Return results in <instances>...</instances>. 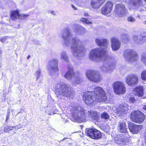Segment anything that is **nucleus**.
I'll return each instance as SVG.
<instances>
[{"label": "nucleus", "mask_w": 146, "mask_h": 146, "mask_svg": "<svg viewBox=\"0 0 146 146\" xmlns=\"http://www.w3.org/2000/svg\"><path fill=\"white\" fill-rule=\"evenodd\" d=\"M96 43L102 47V49L98 48L92 50L89 54L90 60L97 61L100 60H104L103 65L100 67V70L104 73L110 74L115 68V59L110 57L107 52L108 42L106 39L97 38L95 40Z\"/></svg>", "instance_id": "f257e3e1"}, {"label": "nucleus", "mask_w": 146, "mask_h": 146, "mask_svg": "<svg viewBox=\"0 0 146 146\" xmlns=\"http://www.w3.org/2000/svg\"><path fill=\"white\" fill-rule=\"evenodd\" d=\"M72 34L68 28H65L62 34V38L63 44L69 47L71 44V49L72 55L76 58H79L82 56L86 52L85 48L82 45V42L77 37L72 38Z\"/></svg>", "instance_id": "f03ea898"}, {"label": "nucleus", "mask_w": 146, "mask_h": 146, "mask_svg": "<svg viewBox=\"0 0 146 146\" xmlns=\"http://www.w3.org/2000/svg\"><path fill=\"white\" fill-rule=\"evenodd\" d=\"M55 92L59 99H63L65 97L72 98L74 96V91L71 87L62 83L56 85Z\"/></svg>", "instance_id": "7ed1b4c3"}, {"label": "nucleus", "mask_w": 146, "mask_h": 146, "mask_svg": "<svg viewBox=\"0 0 146 146\" xmlns=\"http://www.w3.org/2000/svg\"><path fill=\"white\" fill-rule=\"evenodd\" d=\"M70 111L72 121L74 122H82L86 121L87 117V111L78 105H71Z\"/></svg>", "instance_id": "20e7f679"}, {"label": "nucleus", "mask_w": 146, "mask_h": 146, "mask_svg": "<svg viewBox=\"0 0 146 146\" xmlns=\"http://www.w3.org/2000/svg\"><path fill=\"white\" fill-rule=\"evenodd\" d=\"M91 92L95 96L96 98L99 99L100 102H104L106 103H108L110 101V97L108 98L106 96L105 92L104 90L100 87H92Z\"/></svg>", "instance_id": "39448f33"}, {"label": "nucleus", "mask_w": 146, "mask_h": 146, "mask_svg": "<svg viewBox=\"0 0 146 146\" xmlns=\"http://www.w3.org/2000/svg\"><path fill=\"white\" fill-rule=\"evenodd\" d=\"M83 99L86 104L89 106L94 105L96 102H99V99L96 98L93 93L88 91L84 94Z\"/></svg>", "instance_id": "423d86ee"}, {"label": "nucleus", "mask_w": 146, "mask_h": 146, "mask_svg": "<svg viewBox=\"0 0 146 146\" xmlns=\"http://www.w3.org/2000/svg\"><path fill=\"white\" fill-rule=\"evenodd\" d=\"M123 56L125 60L129 62H133L137 60L139 56L137 52L133 50L127 49L124 51Z\"/></svg>", "instance_id": "0eeeda50"}, {"label": "nucleus", "mask_w": 146, "mask_h": 146, "mask_svg": "<svg viewBox=\"0 0 146 146\" xmlns=\"http://www.w3.org/2000/svg\"><path fill=\"white\" fill-rule=\"evenodd\" d=\"M86 75L89 80L95 82H98L101 80V78L98 72L92 70H87Z\"/></svg>", "instance_id": "6e6552de"}, {"label": "nucleus", "mask_w": 146, "mask_h": 146, "mask_svg": "<svg viewBox=\"0 0 146 146\" xmlns=\"http://www.w3.org/2000/svg\"><path fill=\"white\" fill-rule=\"evenodd\" d=\"M130 117L133 121L139 123L143 122L145 118V116L143 113L139 111L132 112Z\"/></svg>", "instance_id": "1a4fd4ad"}, {"label": "nucleus", "mask_w": 146, "mask_h": 146, "mask_svg": "<svg viewBox=\"0 0 146 146\" xmlns=\"http://www.w3.org/2000/svg\"><path fill=\"white\" fill-rule=\"evenodd\" d=\"M115 93L117 95L123 94L126 91V88L124 84L119 81L115 82L113 84Z\"/></svg>", "instance_id": "9d476101"}, {"label": "nucleus", "mask_w": 146, "mask_h": 146, "mask_svg": "<svg viewBox=\"0 0 146 146\" xmlns=\"http://www.w3.org/2000/svg\"><path fill=\"white\" fill-rule=\"evenodd\" d=\"M68 70L65 74L64 76L67 80H71L73 77L77 78L78 74H80V72L78 71L74 72V68L72 66L69 65L68 66Z\"/></svg>", "instance_id": "9b49d317"}, {"label": "nucleus", "mask_w": 146, "mask_h": 146, "mask_svg": "<svg viewBox=\"0 0 146 146\" xmlns=\"http://www.w3.org/2000/svg\"><path fill=\"white\" fill-rule=\"evenodd\" d=\"M58 60L56 58H53L49 61L47 66V69L51 74L58 70Z\"/></svg>", "instance_id": "f8f14e48"}, {"label": "nucleus", "mask_w": 146, "mask_h": 146, "mask_svg": "<svg viewBox=\"0 0 146 146\" xmlns=\"http://www.w3.org/2000/svg\"><path fill=\"white\" fill-rule=\"evenodd\" d=\"M115 10L116 14L119 17H123L128 13L127 10L125 5L121 4L116 5Z\"/></svg>", "instance_id": "ddd939ff"}, {"label": "nucleus", "mask_w": 146, "mask_h": 146, "mask_svg": "<svg viewBox=\"0 0 146 146\" xmlns=\"http://www.w3.org/2000/svg\"><path fill=\"white\" fill-rule=\"evenodd\" d=\"M86 135L91 138L98 139L100 138L102 135L100 131L94 129H86Z\"/></svg>", "instance_id": "4468645a"}, {"label": "nucleus", "mask_w": 146, "mask_h": 146, "mask_svg": "<svg viewBox=\"0 0 146 146\" xmlns=\"http://www.w3.org/2000/svg\"><path fill=\"white\" fill-rule=\"evenodd\" d=\"M128 105L126 104H119L115 110L117 115L121 117L127 113L128 110Z\"/></svg>", "instance_id": "2eb2a0df"}, {"label": "nucleus", "mask_w": 146, "mask_h": 146, "mask_svg": "<svg viewBox=\"0 0 146 146\" xmlns=\"http://www.w3.org/2000/svg\"><path fill=\"white\" fill-rule=\"evenodd\" d=\"M138 80L137 76L134 74H129L126 77V82L128 85L133 86L136 85Z\"/></svg>", "instance_id": "dca6fc26"}, {"label": "nucleus", "mask_w": 146, "mask_h": 146, "mask_svg": "<svg viewBox=\"0 0 146 146\" xmlns=\"http://www.w3.org/2000/svg\"><path fill=\"white\" fill-rule=\"evenodd\" d=\"M130 3L134 9L141 12L143 11V9L141 8L144 4L143 0H130Z\"/></svg>", "instance_id": "f3484780"}, {"label": "nucleus", "mask_w": 146, "mask_h": 146, "mask_svg": "<svg viewBox=\"0 0 146 146\" xmlns=\"http://www.w3.org/2000/svg\"><path fill=\"white\" fill-rule=\"evenodd\" d=\"M113 3L109 1L106 3L101 10L102 13L104 15H106L110 13L112 9Z\"/></svg>", "instance_id": "a211bd4d"}, {"label": "nucleus", "mask_w": 146, "mask_h": 146, "mask_svg": "<svg viewBox=\"0 0 146 146\" xmlns=\"http://www.w3.org/2000/svg\"><path fill=\"white\" fill-rule=\"evenodd\" d=\"M142 127V125H138L133 123H130L129 125V128L130 132L134 134H137L139 132Z\"/></svg>", "instance_id": "6ab92c4d"}, {"label": "nucleus", "mask_w": 146, "mask_h": 146, "mask_svg": "<svg viewBox=\"0 0 146 146\" xmlns=\"http://www.w3.org/2000/svg\"><path fill=\"white\" fill-rule=\"evenodd\" d=\"M73 30L76 34L79 35H84L86 31L85 28L79 25H74Z\"/></svg>", "instance_id": "aec40b11"}, {"label": "nucleus", "mask_w": 146, "mask_h": 146, "mask_svg": "<svg viewBox=\"0 0 146 146\" xmlns=\"http://www.w3.org/2000/svg\"><path fill=\"white\" fill-rule=\"evenodd\" d=\"M118 131L122 133H126L127 132V127L125 121L121 120L119 123L117 127Z\"/></svg>", "instance_id": "412c9836"}, {"label": "nucleus", "mask_w": 146, "mask_h": 146, "mask_svg": "<svg viewBox=\"0 0 146 146\" xmlns=\"http://www.w3.org/2000/svg\"><path fill=\"white\" fill-rule=\"evenodd\" d=\"M111 47L112 49L114 51L118 50L121 46V42L119 40L115 38H113L111 40Z\"/></svg>", "instance_id": "4be33fe9"}, {"label": "nucleus", "mask_w": 146, "mask_h": 146, "mask_svg": "<svg viewBox=\"0 0 146 146\" xmlns=\"http://www.w3.org/2000/svg\"><path fill=\"white\" fill-rule=\"evenodd\" d=\"M106 0H91L90 2L91 7L94 9L99 8Z\"/></svg>", "instance_id": "5701e85b"}, {"label": "nucleus", "mask_w": 146, "mask_h": 146, "mask_svg": "<svg viewBox=\"0 0 146 146\" xmlns=\"http://www.w3.org/2000/svg\"><path fill=\"white\" fill-rule=\"evenodd\" d=\"M88 115L90 117H91L93 119L98 121L99 119L100 113L96 111H88Z\"/></svg>", "instance_id": "b1692460"}, {"label": "nucleus", "mask_w": 146, "mask_h": 146, "mask_svg": "<svg viewBox=\"0 0 146 146\" xmlns=\"http://www.w3.org/2000/svg\"><path fill=\"white\" fill-rule=\"evenodd\" d=\"M134 94L139 97L142 96L144 94V91L143 86H138L133 89Z\"/></svg>", "instance_id": "393cba45"}, {"label": "nucleus", "mask_w": 146, "mask_h": 146, "mask_svg": "<svg viewBox=\"0 0 146 146\" xmlns=\"http://www.w3.org/2000/svg\"><path fill=\"white\" fill-rule=\"evenodd\" d=\"M134 42L136 44H143L141 40V35H134L133 36Z\"/></svg>", "instance_id": "a878e982"}, {"label": "nucleus", "mask_w": 146, "mask_h": 146, "mask_svg": "<svg viewBox=\"0 0 146 146\" xmlns=\"http://www.w3.org/2000/svg\"><path fill=\"white\" fill-rule=\"evenodd\" d=\"M60 59L65 62H68V57L66 52L63 51L61 52Z\"/></svg>", "instance_id": "bb28decb"}, {"label": "nucleus", "mask_w": 146, "mask_h": 146, "mask_svg": "<svg viewBox=\"0 0 146 146\" xmlns=\"http://www.w3.org/2000/svg\"><path fill=\"white\" fill-rule=\"evenodd\" d=\"M78 76L77 78L74 77V79L72 80V83L74 85H77L81 83L82 80V79L80 77V74H78Z\"/></svg>", "instance_id": "cd10ccee"}, {"label": "nucleus", "mask_w": 146, "mask_h": 146, "mask_svg": "<svg viewBox=\"0 0 146 146\" xmlns=\"http://www.w3.org/2000/svg\"><path fill=\"white\" fill-rule=\"evenodd\" d=\"M117 141L118 143L120 144H125L126 142V138L124 135L121 136L119 138Z\"/></svg>", "instance_id": "c85d7f7f"}, {"label": "nucleus", "mask_w": 146, "mask_h": 146, "mask_svg": "<svg viewBox=\"0 0 146 146\" xmlns=\"http://www.w3.org/2000/svg\"><path fill=\"white\" fill-rule=\"evenodd\" d=\"M19 14L17 11H14L12 12L11 17L13 20L18 18L19 17Z\"/></svg>", "instance_id": "c756f323"}, {"label": "nucleus", "mask_w": 146, "mask_h": 146, "mask_svg": "<svg viewBox=\"0 0 146 146\" xmlns=\"http://www.w3.org/2000/svg\"><path fill=\"white\" fill-rule=\"evenodd\" d=\"M41 75V72L40 69H38L35 72L34 75L36 78V80H37L40 78Z\"/></svg>", "instance_id": "7c9ffc66"}, {"label": "nucleus", "mask_w": 146, "mask_h": 146, "mask_svg": "<svg viewBox=\"0 0 146 146\" xmlns=\"http://www.w3.org/2000/svg\"><path fill=\"white\" fill-rule=\"evenodd\" d=\"M122 39L124 42L126 43L129 41V37L127 35L123 34L122 35Z\"/></svg>", "instance_id": "2f4dec72"}, {"label": "nucleus", "mask_w": 146, "mask_h": 146, "mask_svg": "<svg viewBox=\"0 0 146 146\" xmlns=\"http://www.w3.org/2000/svg\"><path fill=\"white\" fill-rule=\"evenodd\" d=\"M101 117L102 118H103L105 119H107L109 118L110 116L108 113L104 112L102 114Z\"/></svg>", "instance_id": "473e14b6"}, {"label": "nucleus", "mask_w": 146, "mask_h": 146, "mask_svg": "<svg viewBox=\"0 0 146 146\" xmlns=\"http://www.w3.org/2000/svg\"><path fill=\"white\" fill-rule=\"evenodd\" d=\"M13 129V127L11 126L5 127L4 128V131L6 133L9 132L10 130H12Z\"/></svg>", "instance_id": "72a5a7b5"}, {"label": "nucleus", "mask_w": 146, "mask_h": 146, "mask_svg": "<svg viewBox=\"0 0 146 146\" xmlns=\"http://www.w3.org/2000/svg\"><path fill=\"white\" fill-rule=\"evenodd\" d=\"M141 78L143 80H146V70H143L141 73Z\"/></svg>", "instance_id": "f704fd0d"}, {"label": "nucleus", "mask_w": 146, "mask_h": 146, "mask_svg": "<svg viewBox=\"0 0 146 146\" xmlns=\"http://www.w3.org/2000/svg\"><path fill=\"white\" fill-rule=\"evenodd\" d=\"M80 20L81 21H82L83 22V23H84L88 24H91L92 23L90 21L88 20L87 19L85 18H82Z\"/></svg>", "instance_id": "c9c22d12"}, {"label": "nucleus", "mask_w": 146, "mask_h": 146, "mask_svg": "<svg viewBox=\"0 0 146 146\" xmlns=\"http://www.w3.org/2000/svg\"><path fill=\"white\" fill-rule=\"evenodd\" d=\"M127 21L128 22L133 23L135 21V19L134 17L132 16H129L127 18Z\"/></svg>", "instance_id": "e433bc0d"}, {"label": "nucleus", "mask_w": 146, "mask_h": 146, "mask_svg": "<svg viewBox=\"0 0 146 146\" xmlns=\"http://www.w3.org/2000/svg\"><path fill=\"white\" fill-rule=\"evenodd\" d=\"M141 40L143 43L146 40V34H145L143 35H141Z\"/></svg>", "instance_id": "4c0bfd02"}, {"label": "nucleus", "mask_w": 146, "mask_h": 146, "mask_svg": "<svg viewBox=\"0 0 146 146\" xmlns=\"http://www.w3.org/2000/svg\"><path fill=\"white\" fill-rule=\"evenodd\" d=\"M136 101V100L134 97H131L129 99V102L132 103H133Z\"/></svg>", "instance_id": "58836bf2"}, {"label": "nucleus", "mask_w": 146, "mask_h": 146, "mask_svg": "<svg viewBox=\"0 0 146 146\" xmlns=\"http://www.w3.org/2000/svg\"><path fill=\"white\" fill-rule=\"evenodd\" d=\"M7 40V38L6 37H3L2 38L1 40L0 41L4 43L6 42V40Z\"/></svg>", "instance_id": "ea45409f"}, {"label": "nucleus", "mask_w": 146, "mask_h": 146, "mask_svg": "<svg viewBox=\"0 0 146 146\" xmlns=\"http://www.w3.org/2000/svg\"><path fill=\"white\" fill-rule=\"evenodd\" d=\"M9 113H10V111L9 110H8L7 113L6 115V121H7L8 119H9Z\"/></svg>", "instance_id": "a19ab883"}, {"label": "nucleus", "mask_w": 146, "mask_h": 146, "mask_svg": "<svg viewBox=\"0 0 146 146\" xmlns=\"http://www.w3.org/2000/svg\"><path fill=\"white\" fill-rule=\"evenodd\" d=\"M12 127H13V129L15 128V129H16L17 130L19 128H21V127H19L18 125Z\"/></svg>", "instance_id": "79ce46f5"}, {"label": "nucleus", "mask_w": 146, "mask_h": 146, "mask_svg": "<svg viewBox=\"0 0 146 146\" xmlns=\"http://www.w3.org/2000/svg\"><path fill=\"white\" fill-rule=\"evenodd\" d=\"M51 13L53 15H56L54 11H51Z\"/></svg>", "instance_id": "37998d69"}, {"label": "nucleus", "mask_w": 146, "mask_h": 146, "mask_svg": "<svg viewBox=\"0 0 146 146\" xmlns=\"http://www.w3.org/2000/svg\"><path fill=\"white\" fill-rule=\"evenodd\" d=\"M72 7L75 10H76L77 9V8H76V7H75L74 5H72Z\"/></svg>", "instance_id": "c03bdc74"}, {"label": "nucleus", "mask_w": 146, "mask_h": 146, "mask_svg": "<svg viewBox=\"0 0 146 146\" xmlns=\"http://www.w3.org/2000/svg\"><path fill=\"white\" fill-rule=\"evenodd\" d=\"M143 108L144 110H146V105L143 106Z\"/></svg>", "instance_id": "a18cd8bd"}, {"label": "nucleus", "mask_w": 146, "mask_h": 146, "mask_svg": "<svg viewBox=\"0 0 146 146\" xmlns=\"http://www.w3.org/2000/svg\"><path fill=\"white\" fill-rule=\"evenodd\" d=\"M74 0L75 1H76V2H78V1H81L82 0Z\"/></svg>", "instance_id": "49530a36"}, {"label": "nucleus", "mask_w": 146, "mask_h": 146, "mask_svg": "<svg viewBox=\"0 0 146 146\" xmlns=\"http://www.w3.org/2000/svg\"><path fill=\"white\" fill-rule=\"evenodd\" d=\"M30 55H29L27 57V59H29V58H30Z\"/></svg>", "instance_id": "de8ad7c7"}, {"label": "nucleus", "mask_w": 146, "mask_h": 146, "mask_svg": "<svg viewBox=\"0 0 146 146\" xmlns=\"http://www.w3.org/2000/svg\"><path fill=\"white\" fill-rule=\"evenodd\" d=\"M143 23H144L146 25V21H145L144 22H143Z\"/></svg>", "instance_id": "09e8293b"}, {"label": "nucleus", "mask_w": 146, "mask_h": 146, "mask_svg": "<svg viewBox=\"0 0 146 146\" xmlns=\"http://www.w3.org/2000/svg\"><path fill=\"white\" fill-rule=\"evenodd\" d=\"M87 15V13H84V15H85V16L86 15Z\"/></svg>", "instance_id": "8fccbe9b"}, {"label": "nucleus", "mask_w": 146, "mask_h": 146, "mask_svg": "<svg viewBox=\"0 0 146 146\" xmlns=\"http://www.w3.org/2000/svg\"><path fill=\"white\" fill-rule=\"evenodd\" d=\"M2 51L1 50H0V54H1L2 53Z\"/></svg>", "instance_id": "3c124183"}, {"label": "nucleus", "mask_w": 146, "mask_h": 146, "mask_svg": "<svg viewBox=\"0 0 146 146\" xmlns=\"http://www.w3.org/2000/svg\"><path fill=\"white\" fill-rule=\"evenodd\" d=\"M48 114L50 115H52V114L51 113H49Z\"/></svg>", "instance_id": "603ef678"}, {"label": "nucleus", "mask_w": 146, "mask_h": 146, "mask_svg": "<svg viewBox=\"0 0 146 146\" xmlns=\"http://www.w3.org/2000/svg\"><path fill=\"white\" fill-rule=\"evenodd\" d=\"M28 16V15H25V16L26 17H27V16Z\"/></svg>", "instance_id": "864d4df0"}, {"label": "nucleus", "mask_w": 146, "mask_h": 146, "mask_svg": "<svg viewBox=\"0 0 146 146\" xmlns=\"http://www.w3.org/2000/svg\"><path fill=\"white\" fill-rule=\"evenodd\" d=\"M144 1L146 2V0H144Z\"/></svg>", "instance_id": "5fc2aeb1"}, {"label": "nucleus", "mask_w": 146, "mask_h": 146, "mask_svg": "<svg viewBox=\"0 0 146 146\" xmlns=\"http://www.w3.org/2000/svg\"><path fill=\"white\" fill-rule=\"evenodd\" d=\"M15 133H16L15 132H14V134H15Z\"/></svg>", "instance_id": "6e6d98bb"}]
</instances>
